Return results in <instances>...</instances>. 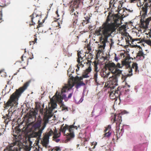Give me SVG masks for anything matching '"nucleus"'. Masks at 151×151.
Here are the masks:
<instances>
[{"label":"nucleus","mask_w":151,"mask_h":151,"mask_svg":"<svg viewBox=\"0 0 151 151\" xmlns=\"http://www.w3.org/2000/svg\"><path fill=\"white\" fill-rule=\"evenodd\" d=\"M94 64V71L98 72L99 71V69H98V65L99 64V62L98 60H95L93 62Z\"/></svg>","instance_id":"nucleus-21"},{"label":"nucleus","mask_w":151,"mask_h":151,"mask_svg":"<svg viewBox=\"0 0 151 151\" xmlns=\"http://www.w3.org/2000/svg\"><path fill=\"white\" fill-rule=\"evenodd\" d=\"M0 7H4L6 6V1L4 0H0Z\"/></svg>","instance_id":"nucleus-31"},{"label":"nucleus","mask_w":151,"mask_h":151,"mask_svg":"<svg viewBox=\"0 0 151 151\" xmlns=\"http://www.w3.org/2000/svg\"><path fill=\"white\" fill-rule=\"evenodd\" d=\"M52 135H53V138L55 139V141L57 142V130L55 129L54 132L51 130L47 134L44 135L43 139L41 140L42 144L43 146L47 147L49 142V136Z\"/></svg>","instance_id":"nucleus-10"},{"label":"nucleus","mask_w":151,"mask_h":151,"mask_svg":"<svg viewBox=\"0 0 151 151\" xmlns=\"http://www.w3.org/2000/svg\"><path fill=\"white\" fill-rule=\"evenodd\" d=\"M90 19V15H88V16H86L84 18V19L87 20V21L89 22V19Z\"/></svg>","instance_id":"nucleus-37"},{"label":"nucleus","mask_w":151,"mask_h":151,"mask_svg":"<svg viewBox=\"0 0 151 151\" xmlns=\"http://www.w3.org/2000/svg\"><path fill=\"white\" fill-rule=\"evenodd\" d=\"M146 54H144L142 49L139 50L137 53L136 58L137 60H142L145 58V56Z\"/></svg>","instance_id":"nucleus-15"},{"label":"nucleus","mask_w":151,"mask_h":151,"mask_svg":"<svg viewBox=\"0 0 151 151\" xmlns=\"http://www.w3.org/2000/svg\"><path fill=\"white\" fill-rule=\"evenodd\" d=\"M58 19H57V21H58ZM57 22H58V26L60 27V23H59L58 22V21H57Z\"/></svg>","instance_id":"nucleus-53"},{"label":"nucleus","mask_w":151,"mask_h":151,"mask_svg":"<svg viewBox=\"0 0 151 151\" xmlns=\"http://www.w3.org/2000/svg\"><path fill=\"white\" fill-rule=\"evenodd\" d=\"M32 145H30L29 142V145H26L24 147L25 151H29L32 147ZM19 145V140H15L13 143L9 144L4 149L3 151H20L21 147Z\"/></svg>","instance_id":"nucleus-7"},{"label":"nucleus","mask_w":151,"mask_h":151,"mask_svg":"<svg viewBox=\"0 0 151 151\" xmlns=\"http://www.w3.org/2000/svg\"><path fill=\"white\" fill-rule=\"evenodd\" d=\"M122 27H123V26H122ZM123 27H124V28H125V26L123 25Z\"/></svg>","instance_id":"nucleus-59"},{"label":"nucleus","mask_w":151,"mask_h":151,"mask_svg":"<svg viewBox=\"0 0 151 151\" xmlns=\"http://www.w3.org/2000/svg\"><path fill=\"white\" fill-rule=\"evenodd\" d=\"M33 58V55H32V57H31V58H30V59H32V58Z\"/></svg>","instance_id":"nucleus-55"},{"label":"nucleus","mask_w":151,"mask_h":151,"mask_svg":"<svg viewBox=\"0 0 151 151\" xmlns=\"http://www.w3.org/2000/svg\"><path fill=\"white\" fill-rule=\"evenodd\" d=\"M88 49L89 50H91V49L90 48V47H89L88 46Z\"/></svg>","instance_id":"nucleus-54"},{"label":"nucleus","mask_w":151,"mask_h":151,"mask_svg":"<svg viewBox=\"0 0 151 151\" xmlns=\"http://www.w3.org/2000/svg\"><path fill=\"white\" fill-rule=\"evenodd\" d=\"M140 110H141V108H139L138 109V113L139 112V111H140Z\"/></svg>","instance_id":"nucleus-52"},{"label":"nucleus","mask_w":151,"mask_h":151,"mask_svg":"<svg viewBox=\"0 0 151 151\" xmlns=\"http://www.w3.org/2000/svg\"><path fill=\"white\" fill-rule=\"evenodd\" d=\"M14 137L16 138V137H17V135H14Z\"/></svg>","instance_id":"nucleus-58"},{"label":"nucleus","mask_w":151,"mask_h":151,"mask_svg":"<svg viewBox=\"0 0 151 151\" xmlns=\"http://www.w3.org/2000/svg\"><path fill=\"white\" fill-rule=\"evenodd\" d=\"M148 6V3H145L144 6L142 8V11L140 13L142 15L141 18L140 20V26L141 28L145 29H147L148 27L149 23L151 21V17L146 19L145 18L147 15V8Z\"/></svg>","instance_id":"nucleus-6"},{"label":"nucleus","mask_w":151,"mask_h":151,"mask_svg":"<svg viewBox=\"0 0 151 151\" xmlns=\"http://www.w3.org/2000/svg\"><path fill=\"white\" fill-rule=\"evenodd\" d=\"M82 61H82L79 64L78 63V64L77 65V67H78V70L79 69V68L80 67H83L84 66V65H83L82 63Z\"/></svg>","instance_id":"nucleus-35"},{"label":"nucleus","mask_w":151,"mask_h":151,"mask_svg":"<svg viewBox=\"0 0 151 151\" xmlns=\"http://www.w3.org/2000/svg\"><path fill=\"white\" fill-rule=\"evenodd\" d=\"M57 17H58L59 16V15H58V13H57Z\"/></svg>","instance_id":"nucleus-61"},{"label":"nucleus","mask_w":151,"mask_h":151,"mask_svg":"<svg viewBox=\"0 0 151 151\" xmlns=\"http://www.w3.org/2000/svg\"><path fill=\"white\" fill-rule=\"evenodd\" d=\"M55 13L57 14V11H55Z\"/></svg>","instance_id":"nucleus-64"},{"label":"nucleus","mask_w":151,"mask_h":151,"mask_svg":"<svg viewBox=\"0 0 151 151\" xmlns=\"http://www.w3.org/2000/svg\"><path fill=\"white\" fill-rule=\"evenodd\" d=\"M119 5L118 7L117 10L119 12L122 9V7H122V5L124 2H123L122 1H119Z\"/></svg>","instance_id":"nucleus-27"},{"label":"nucleus","mask_w":151,"mask_h":151,"mask_svg":"<svg viewBox=\"0 0 151 151\" xmlns=\"http://www.w3.org/2000/svg\"><path fill=\"white\" fill-rule=\"evenodd\" d=\"M112 89L110 91V96L113 97L112 99H115V98H119L120 96L124 94L126 92L129 91V90L125 86H119L117 89H115L114 86H113Z\"/></svg>","instance_id":"nucleus-8"},{"label":"nucleus","mask_w":151,"mask_h":151,"mask_svg":"<svg viewBox=\"0 0 151 151\" xmlns=\"http://www.w3.org/2000/svg\"><path fill=\"white\" fill-rule=\"evenodd\" d=\"M74 84L73 82H72L70 83V81H69L68 84H65L64 86H63L60 92H59L58 93L57 91V103L60 106V107L61 108L62 111H67L68 110V108L65 106L63 101L64 99L65 101H67L72 97L73 92L69 93L67 97H66V95L64 93L67 90H68L74 86Z\"/></svg>","instance_id":"nucleus-3"},{"label":"nucleus","mask_w":151,"mask_h":151,"mask_svg":"<svg viewBox=\"0 0 151 151\" xmlns=\"http://www.w3.org/2000/svg\"><path fill=\"white\" fill-rule=\"evenodd\" d=\"M74 81L76 84V87L77 88L81 86H84L85 85V83L81 81L82 80L78 81L76 80V77L75 78Z\"/></svg>","instance_id":"nucleus-19"},{"label":"nucleus","mask_w":151,"mask_h":151,"mask_svg":"<svg viewBox=\"0 0 151 151\" xmlns=\"http://www.w3.org/2000/svg\"><path fill=\"white\" fill-rule=\"evenodd\" d=\"M78 70V69L77 68L76 69V72H77V71H78V70Z\"/></svg>","instance_id":"nucleus-56"},{"label":"nucleus","mask_w":151,"mask_h":151,"mask_svg":"<svg viewBox=\"0 0 151 151\" xmlns=\"http://www.w3.org/2000/svg\"><path fill=\"white\" fill-rule=\"evenodd\" d=\"M24 60L26 61V62L28 60V59L27 58L25 57H24Z\"/></svg>","instance_id":"nucleus-49"},{"label":"nucleus","mask_w":151,"mask_h":151,"mask_svg":"<svg viewBox=\"0 0 151 151\" xmlns=\"http://www.w3.org/2000/svg\"><path fill=\"white\" fill-rule=\"evenodd\" d=\"M56 20H55L54 22H53L52 23L51 25L52 26V31H51V35H53L55 37L57 36V34L56 33V27L57 26H55V23L56 22Z\"/></svg>","instance_id":"nucleus-16"},{"label":"nucleus","mask_w":151,"mask_h":151,"mask_svg":"<svg viewBox=\"0 0 151 151\" xmlns=\"http://www.w3.org/2000/svg\"><path fill=\"white\" fill-rule=\"evenodd\" d=\"M51 151H57V148L52 149Z\"/></svg>","instance_id":"nucleus-47"},{"label":"nucleus","mask_w":151,"mask_h":151,"mask_svg":"<svg viewBox=\"0 0 151 151\" xmlns=\"http://www.w3.org/2000/svg\"><path fill=\"white\" fill-rule=\"evenodd\" d=\"M105 134H104V137H109L111 135V131H108L107 132H104Z\"/></svg>","instance_id":"nucleus-28"},{"label":"nucleus","mask_w":151,"mask_h":151,"mask_svg":"<svg viewBox=\"0 0 151 151\" xmlns=\"http://www.w3.org/2000/svg\"><path fill=\"white\" fill-rule=\"evenodd\" d=\"M81 51H78V53H77V55L78 57L77 61V62L79 63V64L80 63V59L81 60H82L83 59V58L81 57Z\"/></svg>","instance_id":"nucleus-26"},{"label":"nucleus","mask_w":151,"mask_h":151,"mask_svg":"<svg viewBox=\"0 0 151 151\" xmlns=\"http://www.w3.org/2000/svg\"><path fill=\"white\" fill-rule=\"evenodd\" d=\"M126 40L127 43H129V42H131V44L134 47H137V44L142 43V39L141 38L133 39L130 35H129L126 38Z\"/></svg>","instance_id":"nucleus-12"},{"label":"nucleus","mask_w":151,"mask_h":151,"mask_svg":"<svg viewBox=\"0 0 151 151\" xmlns=\"http://www.w3.org/2000/svg\"><path fill=\"white\" fill-rule=\"evenodd\" d=\"M124 126L123 125V126H122L121 128L120 127L119 128V135L118 134V131L117 132H116V133H117L116 135L117 137V139H118V136H119V137L120 136L122 135L124 132Z\"/></svg>","instance_id":"nucleus-20"},{"label":"nucleus","mask_w":151,"mask_h":151,"mask_svg":"<svg viewBox=\"0 0 151 151\" xmlns=\"http://www.w3.org/2000/svg\"><path fill=\"white\" fill-rule=\"evenodd\" d=\"M87 60L88 62L87 63V64H89L90 65L88 68L86 69L85 72V73H86L88 74V73H90L91 70V68L90 66L91 63V62L88 60Z\"/></svg>","instance_id":"nucleus-24"},{"label":"nucleus","mask_w":151,"mask_h":151,"mask_svg":"<svg viewBox=\"0 0 151 151\" xmlns=\"http://www.w3.org/2000/svg\"><path fill=\"white\" fill-rule=\"evenodd\" d=\"M111 126L110 125H109L104 130V132H107L108 131H111Z\"/></svg>","instance_id":"nucleus-32"},{"label":"nucleus","mask_w":151,"mask_h":151,"mask_svg":"<svg viewBox=\"0 0 151 151\" xmlns=\"http://www.w3.org/2000/svg\"><path fill=\"white\" fill-rule=\"evenodd\" d=\"M74 9H71V11H70L71 13H73L74 12Z\"/></svg>","instance_id":"nucleus-50"},{"label":"nucleus","mask_w":151,"mask_h":151,"mask_svg":"<svg viewBox=\"0 0 151 151\" xmlns=\"http://www.w3.org/2000/svg\"><path fill=\"white\" fill-rule=\"evenodd\" d=\"M130 96H127V98H129L130 97Z\"/></svg>","instance_id":"nucleus-60"},{"label":"nucleus","mask_w":151,"mask_h":151,"mask_svg":"<svg viewBox=\"0 0 151 151\" xmlns=\"http://www.w3.org/2000/svg\"><path fill=\"white\" fill-rule=\"evenodd\" d=\"M105 69H108L113 75L120 76L122 74V71L118 68H116V65L114 63L109 62L105 64Z\"/></svg>","instance_id":"nucleus-11"},{"label":"nucleus","mask_w":151,"mask_h":151,"mask_svg":"<svg viewBox=\"0 0 151 151\" xmlns=\"http://www.w3.org/2000/svg\"><path fill=\"white\" fill-rule=\"evenodd\" d=\"M63 124H61L62 126L60 129V132L59 133H57V138L59 137L60 135V133L62 132L63 134L66 136V141H68L70 140L71 139L74 138V137L73 131L74 129H77V127L73 125L68 126L65 124L64 127H63Z\"/></svg>","instance_id":"nucleus-5"},{"label":"nucleus","mask_w":151,"mask_h":151,"mask_svg":"<svg viewBox=\"0 0 151 151\" xmlns=\"http://www.w3.org/2000/svg\"><path fill=\"white\" fill-rule=\"evenodd\" d=\"M60 141V139H57V142H58Z\"/></svg>","instance_id":"nucleus-57"},{"label":"nucleus","mask_w":151,"mask_h":151,"mask_svg":"<svg viewBox=\"0 0 151 151\" xmlns=\"http://www.w3.org/2000/svg\"><path fill=\"white\" fill-rule=\"evenodd\" d=\"M144 0V2H147L148 1L149 2H150L151 1V0Z\"/></svg>","instance_id":"nucleus-51"},{"label":"nucleus","mask_w":151,"mask_h":151,"mask_svg":"<svg viewBox=\"0 0 151 151\" xmlns=\"http://www.w3.org/2000/svg\"><path fill=\"white\" fill-rule=\"evenodd\" d=\"M114 76H112V77L110 79V81L109 84H110V87L111 88V90L112 89L113 86H114V88L116 86H117V78L120 76H116L114 75Z\"/></svg>","instance_id":"nucleus-14"},{"label":"nucleus","mask_w":151,"mask_h":151,"mask_svg":"<svg viewBox=\"0 0 151 151\" xmlns=\"http://www.w3.org/2000/svg\"><path fill=\"white\" fill-rule=\"evenodd\" d=\"M60 109H58V111H61V110H60Z\"/></svg>","instance_id":"nucleus-62"},{"label":"nucleus","mask_w":151,"mask_h":151,"mask_svg":"<svg viewBox=\"0 0 151 151\" xmlns=\"http://www.w3.org/2000/svg\"><path fill=\"white\" fill-rule=\"evenodd\" d=\"M37 35H34L35 36V39L34 40V41H31L29 42V44L30 45H33L36 42V41L37 40V36H36Z\"/></svg>","instance_id":"nucleus-30"},{"label":"nucleus","mask_w":151,"mask_h":151,"mask_svg":"<svg viewBox=\"0 0 151 151\" xmlns=\"http://www.w3.org/2000/svg\"><path fill=\"white\" fill-rule=\"evenodd\" d=\"M122 66H125L127 68H129V74H127L125 76H122V79L124 81L126 79V78L128 77H130L133 75L132 73V68L134 69L135 73H138L139 70L138 69V65L136 63H133L132 67H131L130 62L126 60H124L122 61Z\"/></svg>","instance_id":"nucleus-9"},{"label":"nucleus","mask_w":151,"mask_h":151,"mask_svg":"<svg viewBox=\"0 0 151 151\" xmlns=\"http://www.w3.org/2000/svg\"><path fill=\"white\" fill-rule=\"evenodd\" d=\"M111 42L110 44V47H111L113 46V45L114 43V42L112 41V39H111Z\"/></svg>","instance_id":"nucleus-41"},{"label":"nucleus","mask_w":151,"mask_h":151,"mask_svg":"<svg viewBox=\"0 0 151 151\" xmlns=\"http://www.w3.org/2000/svg\"><path fill=\"white\" fill-rule=\"evenodd\" d=\"M109 74L110 72H109L106 74L104 76V77L105 78H107L108 76L109 75Z\"/></svg>","instance_id":"nucleus-42"},{"label":"nucleus","mask_w":151,"mask_h":151,"mask_svg":"<svg viewBox=\"0 0 151 151\" xmlns=\"http://www.w3.org/2000/svg\"><path fill=\"white\" fill-rule=\"evenodd\" d=\"M61 150L60 148L58 147H57V151H60Z\"/></svg>","instance_id":"nucleus-46"},{"label":"nucleus","mask_w":151,"mask_h":151,"mask_svg":"<svg viewBox=\"0 0 151 151\" xmlns=\"http://www.w3.org/2000/svg\"><path fill=\"white\" fill-rule=\"evenodd\" d=\"M104 59L105 60H109V59L108 57H107V56H105V57L104 58Z\"/></svg>","instance_id":"nucleus-44"},{"label":"nucleus","mask_w":151,"mask_h":151,"mask_svg":"<svg viewBox=\"0 0 151 151\" xmlns=\"http://www.w3.org/2000/svg\"><path fill=\"white\" fill-rule=\"evenodd\" d=\"M70 69H68V76H69V77H70V78H73V77L72 76H71V75H72L71 73H73V72H70Z\"/></svg>","instance_id":"nucleus-34"},{"label":"nucleus","mask_w":151,"mask_h":151,"mask_svg":"<svg viewBox=\"0 0 151 151\" xmlns=\"http://www.w3.org/2000/svg\"><path fill=\"white\" fill-rule=\"evenodd\" d=\"M50 102L51 106L48 109L47 108L44 109L43 108L40 109V115L38 116L36 122L34 124L33 127L35 129H39L41 126L42 119L44 121L43 125L41 129H40L38 132L34 133L29 135L28 140L30 142V145L32 144L31 140H32V139L34 137L36 138L35 140L37 142L36 144L39 143L42 130L45 127L46 124L48 123L49 119L53 115V110L57 106V92L55 93L54 96L50 99Z\"/></svg>","instance_id":"nucleus-2"},{"label":"nucleus","mask_w":151,"mask_h":151,"mask_svg":"<svg viewBox=\"0 0 151 151\" xmlns=\"http://www.w3.org/2000/svg\"><path fill=\"white\" fill-rule=\"evenodd\" d=\"M147 37H151V31H150L147 34Z\"/></svg>","instance_id":"nucleus-40"},{"label":"nucleus","mask_w":151,"mask_h":151,"mask_svg":"<svg viewBox=\"0 0 151 151\" xmlns=\"http://www.w3.org/2000/svg\"><path fill=\"white\" fill-rule=\"evenodd\" d=\"M21 59L22 60V61H24V60L23 59V56H22L21 57Z\"/></svg>","instance_id":"nucleus-48"},{"label":"nucleus","mask_w":151,"mask_h":151,"mask_svg":"<svg viewBox=\"0 0 151 151\" xmlns=\"http://www.w3.org/2000/svg\"><path fill=\"white\" fill-rule=\"evenodd\" d=\"M89 22L87 21V20L84 19L83 20V22L82 23V25L84 26L85 24L88 23Z\"/></svg>","instance_id":"nucleus-33"},{"label":"nucleus","mask_w":151,"mask_h":151,"mask_svg":"<svg viewBox=\"0 0 151 151\" xmlns=\"http://www.w3.org/2000/svg\"><path fill=\"white\" fill-rule=\"evenodd\" d=\"M127 86H128V87H129H129H130V86H129V85H128Z\"/></svg>","instance_id":"nucleus-63"},{"label":"nucleus","mask_w":151,"mask_h":151,"mask_svg":"<svg viewBox=\"0 0 151 151\" xmlns=\"http://www.w3.org/2000/svg\"><path fill=\"white\" fill-rule=\"evenodd\" d=\"M115 58H114V60L116 62H117L118 61V60L119 59V58L117 57L116 56V54H115Z\"/></svg>","instance_id":"nucleus-39"},{"label":"nucleus","mask_w":151,"mask_h":151,"mask_svg":"<svg viewBox=\"0 0 151 151\" xmlns=\"http://www.w3.org/2000/svg\"><path fill=\"white\" fill-rule=\"evenodd\" d=\"M38 147V148L36 147L34 151H39V146Z\"/></svg>","instance_id":"nucleus-43"},{"label":"nucleus","mask_w":151,"mask_h":151,"mask_svg":"<svg viewBox=\"0 0 151 151\" xmlns=\"http://www.w3.org/2000/svg\"><path fill=\"white\" fill-rule=\"evenodd\" d=\"M122 19L118 14H112L111 12H109L105 21L95 31L97 35L101 36L100 40L103 45L101 46H105L108 38L116 31L121 24Z\"/></svg>","instance_id":"nucleus-1"},{"label":"nucleus","mask_w":151,"mask_h":151,"mask_svg":"<svg viewBox=\"0 0 151 151\" xmlns=\"http://www.w3.org/2000/svg\"><path fill=\"white\" fill-rule=\"evenodd\" d=\"M9 111L10 109H9V110H8V111L9 112L8 113V114H7L6 116H3V118H4L5 119H6V120H5V122H6V119H10L11 118V116L12 115V112L11 111V112L10 113Z\"/></svg>","instance_id":"nucleus-23"},{"label":"nucleus","mask_w":151,"mask_h":151,"mask_svg":"<svg viewBox=\"0 0 151 151\" xmlns=\"http://www.w3.org/2000/svg\"><path fill=\"white\" fill-rule=\"evenodd\" d=\"M114 122H115L117 124H120L122 121V117L120 116V114L117 115L116 116L114 119Z\"/></svg>","instance_id":"nucleus-18"},{"label":"nucleus","mask_w":151,"mask_h":151,"mask_svg":"<svg viewBox=\"0 0 151 151\" xmlns=\"http://www.w3.org/2000/svg\"><path fill=\"white\" fill-rule=\"evenodd\" d=\"M29 81L24 83L23 86L17 89L10 97L7 102H4V107L5 109H7L9 107H12L18 104V100L21 94L29 86Z\"/></svg>","instance_id":"nucleus-4"},{"label":"nucleus","mask_w":151,"mask_h":151,"mask_svg":"<svg viewBox=\"0 0 151 151\" xmlns=\"http://www.w3.org/2000/svg\"><path fill=\"white\" fill-rule=\"evenodd\" d=\"M145 42L151 47V39L146 40L144 38L142 39V43Z\"/></svg>","instance_id":"nucleus-25"},{"label":"nucleus","mask_w":151,"mask_h":151,"mask_svg":"<svg viewBox=\"0 0 151 151\" xmlns=\"http://www.w3.org/2000/svg\"><path fill=\"white\" fill-rule=\"evenodd\" d=\"M85 74H83L82 76L79 77L77 76L76 77V79L78 81L82 80L83 78H86L89 77V76H88V74L86 73H85Z\"/></svg>","instance_id":"nucleus-22"},{"label":"nucleus","mask_w":151,"mask_h":151,"mask_svg":"<svg viewBox=\"0 0 151 151\" xmlns=\"http://www.w3.org/2000/svg\"><path fill=\"white\" fill-rule=\"evenodd\" d=\"M92 27H93V26L92 25H90L89 26L88 28L90 30L91 29V28Z\"/></svg>","instance_id":"nucleus-45"},{"label":"nucleus","mask_w":151,"mask_h":151,"mask_svg":"<svg viewBox=\"0 0 151 151\" xmlns=\"http://www.w3.org/2000/svg\"><path fill=\"white\" fill-rule=\"evenodd\" d=\"M117 4V0H110L109 2V7H111L112 9L116 8Z\"/></svg>","instance_id":"nucleus-17"},{"label":"nucleus","mask_w":151,"mask_h":151,"mask_svg":"<svg viewBox=\"0 0 151 151\" xmlns=\"http://www.w3.org/2000/svg\"><path fill=\"white\" fill-rule=\"evenodd\" d=\"M2 9H0V23L2 22Z\"/></svg>","instance_id":"nucleus-36"},{"label":"nucleus","mask_w":151,"mask_h":151,"mask_svg":"<svg viewBox=\"0 0 151 151\" xmlns=\"http://www.w3.org/2000/svg\"><path fill=\"white\" fill-rule=\"evenodd\" d=\"M98 72L94 71V72L93 79L95 80L96 82L98 83L97 80Z\"/></svg>","instance_id":"nucleus-29"},{"label":"nucleus","mask_w":151,"mask_h":151,"mask_svg":"<svg viewBox=\"0 0 151 151\" xmlns=\"http://www.w3.org/2000/svg\"><path fill=\"white\" fill-rule=\"evenodd\" d=\"M122 65L121 66V64L119 63H118L116 65V68H122Z\"/></svg>","instance_id":"nucleus-38"},{"label":"nucleus","mask_w":151,"mask_h":151,"mask_svg":"<svg viewBox=\"0 0 151 151\" xmlns=\"http://www.w3.org/2000/svg\"><path fill=\"white\" fill-rule=\"evenodd\" d=\"M30 17H31V22L32 23V24H29L30 26L34 25L35 24V22H38L39 24L37 27V28H38L41 26L42 23L41 22H40V21L39 20V19L38 18V17H39V15L34 12L32 15H30Z\"/></svg>","instance_id":"nucleus-13"}]
</instances>
